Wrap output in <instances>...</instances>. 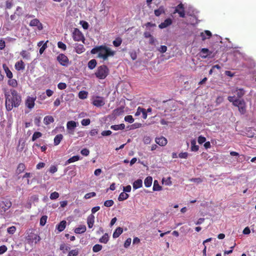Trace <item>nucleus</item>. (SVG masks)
<instances>
[{
  "instance_id": "obj_24",
  "label": "nucleus",
  "mask_w": 256,
  "mask_h": 256,
  "mask_svg": "<svg viewBox=\"0 0 256 256\" xmlns=\"http://www.w3.org/2000/svg\"><path fill=\"white\" fill-rule=\"evenodd\" d=\"M233 92L236 93V94L238 98H241L245 94V90L243 88H236Z\"/></svg>"
},
{
  "instance_id": "obj_33",
  "label": "nucleus",
  "mask_w": 256,
  "mask_h": 256,
  "mask_svg": "<svg viewBox=\"0 0 256 256\" xmlns=\"http://www.w3.org/2000/svg\"><path fill=\"white\" fill-rule=\"evenodd\" d=\"M124 128L125 125L124 124H121L118 125H112L110 126V128L114 130H122Z\"/></svg>"
},
{
  "instance_id": "obj_44",
  "label": "nucleus",
  "mask_w": 256,
  "mask_h": 256,
  "mask_svg": "<svg viewBox=\"0 0 256 256\" xmlns=\"http://www.w3.org/2000/svg\"><path fill=\"white\" fill-rule=\"evenodd\" d=\"M78 249L76 248L70 250L67 256H77L78 254Z\"/></svg>"
},
{
  "instance_id": "obj_54",
  "label": "nucleus",
  "mask_w": 256,
  "mask_h": 256,
  "mask_svg": "<svg viewBox=\"0 0 256 256\" xmlns=\"http://www.w3.org/2000/svg\"><path fill=\"white\" fill-rule=\"evenodd\" d=\"M16 230V228L14 226H12L7 229V232L9 234H14Z\"/></svg>"
},
{
  "instance_id": "obj_62",
  "label": "nucleus",
  "mask_w": 256,
  "mask_h": 256,
  "mask_svg": "<svg viewBox=\"0 0 256 256\" xmlns=\"http://www.w3.org/2000/svg\"><path fill=\"white\" fill-rule=\"evenodd\" d=\"M58 170V168L55 166H52L49 170L50 172L52 174H54V172H56Z\"/></svg>"
},
{
  "instance_id": "obj_22",
  "label": "nucleus",
  "mask_w": 256,
  "mask_h": 256,
  "mask_svg": "<svg viewBox=\"0 0 256 256\" xmlns=\"http://www.w3.org/2000/svg\"><path fill=\"white\" fill-rule=\"evenodd\" d=\"M142 186V181L140 179H138L134 181L132 184L133 188L136 190L141 188Z\"/></svg>"
},
{
  "instance_id": "obj_25",
  "label": "nucleus",
  "mask_w": 256,
  "mask_h": 256,
  "mask_svg": "<svg viewBox=\"0 0 256 256\" xmlns=\"http://www.w3.org/2000/svg\"><path fill=\"white\" fill-rule=\"evenodd\" d=\"M2 66L6 72V76L9 78H12L13 74L10 70L9 69V68L6 66V64H4Z\"/></svg>"
},
{
  "instance_id": "obj_38",
  "label": "nucleus",
  "mask_w": 256,
  "mask_h": 256,
  "mask_svg": "<svg viewBox=\"0 0 256 256\" xmlns=\"http://www.w3.org/2000/svg\"><path fill=\"white\" fill-rule=\"evenodd\" d=\"M80 160L78 156H74L70 158L66 162V164H68L73 162H76Z\"/></svg>"
},
{
  "instance_id": "obj_14",
  "label": "nucleus",
  "mask_w": 256,
  "mask_h": 256,
  "mask_svg": "<svg viewBox=\"0 0 256 256\" xmlns=\"http://www.w3.org/2000/svg\"><path fill=\"white\" fill-rule=\"evenodd\" d=\"M155 141L157 144L160 146H164L167 144V140L164 136L156 138Z\"/></svg>"
},
{
  "instance_id": "obj_13",
  "label": "nucleus",
  "mask_w": 256,
  "mask_h": 256,
  "mask_svg": "<svg viewBox=\"0 0 256 256\" xmlns=\"http://www.w3.org/2000/svg\"><path fill=\"white\" fill-rule=\"evenodd\" d=\"M172 24V19L170 18H168L166 20H165L164 22L160 24L158 27L161 29L164 28L168 27V26L171 25Z\"/></svg>"
},
{
  "instance_id": "obj_11",
  "label": "nucleus",
  "mask_w": 256,
  "mask_h": 256,
  "mask_svg": "<svg viewBox=\"0 0 256 256\" xmlns=\"http://www.w3.org/2000/svg\"><path fill=\"white\" fill-rule=\"evenodd\" d=\"M30 26H37L38 30H41L42 28V24L37 18L32 20L30 22Z\"/></svg>"
},
{
  "instance_id": "obj_58",
  "label": "nucleus",
  "mask_w": 256,
  "mask_h": 256,
  "mask_svg": "<svg viewBox=\"0 0 256 256\" xmlns=\"http://www.w3.org/2000/svg\"><path fill=\"white\" fill-rule=\"evenodd\" d=\"M206 141V138L205 137L200 136L198 137V142L199 144H202Z\"/></svg>"
},
{
  "instance_id": "obj_61",
  "label": "nucleus",
  "mask_w": 256,
  "mask_h": 256,
  "mask_svg": "<svg viewBox=\"0 0 256 256\" xmlns=\"http://www.w3.org/2000/svg\"><path fill=\"white\" fill-rule=\"evenodd\" d=\"M158 50L161 53H164L167 50V47L166 46H161Z\"/></svg>"
},
{
  "instance_id": "obj_48",
  "label": "nucleus",
  "mask_w": 256,
  "mask_h": 256,
  "mask_svg": "<svg viewBox=\"0 0 256 256\" xmlns=\"http://www.w3.org/2000/svg\"><path fill=\"white\" fill-rule=\"evenodd\" d=\"M48 40H46V42H44L43 45L41 46V48H40L39 52L40 54H43L45 50L47 48V43L48 42Z\"/></svg>"
},
{
  "instance_id": "obj_4",
  "label": "nucleus",
  "mask_w": 256,
  "mask_h": 256,
  "mask_svg": "<svg viewBox=\"0 0 256 256\" xmlns=\"http://www.w3.org/2000/svg\"><path fill=\"white\" fill-rule=\"evenodd\" d=\"M110 70L108 66L106 65H102L98 66L97 68L95 75L99 79H104L109 74Z\"/></svg>"
},
{
  "instance_id": "obj_55",
  "label": "nucleus",
  "mask_w": 256,
  "mask_h": 256,
  "mask_svg": "<svg viewBox=\"0 0 256 256\" xmlns=\"http://www.w3.org/2000/svg\"><path fill=\"white\" fill-rule=\"evenodd\" d=\"M58 48L65 50L66 48V45L62 42H58Z\"/></svg>"
},
{
  "instance_id": "obj_28",
  "label": "nucleus",
  "mask_w": 256,
  "mask_h": 256,
  "mask_svg": "<svg viewBox=\"0 0 256 256\" xmlns=\"http://www.w3.org/2000/svg\"><path fill=\"white\" fill-rule=\"evenodd\" d=\"M200 52H201V56H202V58H206L208 56H210V54H211V52H210L208 49L206 48H202L200 51Z\"/></svg>"
},
{
  "instance_id": "obj_51",
  "label": "nucleus",
  "mask_w": 256,
  "mask_h": 256,
  "mask_svg": "<svg viewBox=\"0 0 256 256\" xmlns=\"http://www.w3.org/2000/svg\"><path fill=\"white\" fill-rule=\"evenodd\" d=\"M96 196V194L94 192H91L89 193H87L85 194L84 198L86 199H88L94 197Z\"/></svg>"
},
{
  "instance_id": "obj_36",
  "label": "nucleus",
  "mask_w": 256,
  "mask_h": 256,
  "mask_svg": "<svg viewBox=\"0 0 256 256\" xmlns=\"http://www.w3.org/2000/svg\"><path fill=\"white\" fill-rule=\"evenodd\" d=\"M128 196L129 195L128 194L125 193L124 192H122L119 195L118 200L119 201H123L124 200H126L128 198Z\"/></svg>"
},
{
  "instance_id": "obj_20",
  "label": "nucleus",
  "mask_w": 256,
  "mask_h": 256,
  "mask_svg": "<svg viewBox=\"0 0 256 256\" xmlns=\"http://www.w3.org/2000/svg\"><path fill=\"white\" fill-rule=\"evenodd\" d=\"M74 48L76 52L78 54H82L85 51L84 46L81 44H76Z\"/></svg>"
},
{
  "instance_id": "obj_64",
  "label": "nucleus",
  "mask_w": 256,
  "mask_h": 256,
  "mask_svg": "<svg viewBox=\"0 0 256 256\" xmlns=\"http://www.w3.org/2000/svg\"><path fill=\"white\" fill-rule=\"evenodd\" d=\"M112 132L110 130H104L102 132L101 134L102 136H108L112 134Z\"/></svg>"
},
{
  "instance_id": "obj_42",
  "label": "nucleus",
  "mask_w": 256,
  "mask_h": 256,
  "mask_svg": "<svg viewBox=\"0 0 256 256\" xmlns=\"http://www.w3.org/2000/svg\"><path fill=\"white\" fill-rule=\"evenodd\" d=\"M162 190V186H160L158 182L156 180H155L154 182L153 186V190L154 191H159Z\"/></svg>"
},
{
  "instance_id": "obj_27",
  "label": "nucleus",
  "mask_w": 256,
  "mask_h": 256,
  "mask_svg": "<svg viewBox=\"0 0 256 256\" xmlns=\"http://www.w3.org/2000/svg\"><path fill=\"white\" fill-rule=\"evenodd\" d=\"M63 138V136L62 134H57L54 138V145L58 146V145L62 140Z\"/></svg>"
},
{
  "instance_id": "obj_19",
  "label": "nucleus",
  "mask_w": 256,
  "mask_h": 256,
  "mask_svg": "<svg viewBox=\"0 0 256 256\" xmlns=\"http://www.w3.org/2000/svg\"><path fill=\"white\" fill-rule=\"evenodd\" d=\"M86 230L85 225H81L79 227L74 229V232L76 234H80L84 233Z\"/></svg>"
},
{
  "instance_id": "obj_43",
  "label": "nucleus",
  "mask_w": 256,
  "mask_h": 256,
  "mask_svg": "<svg viewBox=\"0 0 256 256\" xmlns=\"http://www.w3.org/2000/svg\"><path fill=\"white\" fill-rule=\"evenodd\" d=\"M88 92L86 91H80L78 93V97L80 99H85L88 96Z\"/></svg>"
},
{
  "instance_id": "obj_39",
  "label": "nucleus",
  "mask_w": 256,
  "mask_h": 256,
  "mask_svg": "<svg viewBox=\"0 0 256 256\" xmlns=\"http://www.w3.org/2000/svg\"><path fill=\"white\" fill-rule=\"evenodd\" d=\"M8 84L9 86L13 88H16L18 86V82L15 79L10 78L8 82Z\"/></svg>"
},
{
  "instance_id": "obj_29",
  "label": "nucleus",
  "mask_w": 256,
  "mask_h": 256,
  "mask_svg": "<svg viewBox=\"0 0 256 256\" xmlns=\"http://www.w3.org/2000/svg\"><path fill=\"white\" fill-rule=\"evenodd\" d=\"M154 14L156 16H159L160 14H165V10L163 6H160L158 9L154 11Z\"/></svg>"
},
{
  "instance_id": "obj_34",
  "label": "nucleus",
  "mask_w": 256,
  "mask_h": 256,
  "mask_svg": "<svg viewBox=\"0 0 256 256\" xmlns=\"http://www.w3.org/2000/svg\"><path fill=\"white\" fill-rule=\"evenodd\" d=\"M20 55L22 56L23 58H25L26 60H28L30 58V54L29 52H27L25 50H22L20 52Z\"/></svg>"
},
{
  "instance_id": "obj_21",
  "label": "nucleus",
  "mask_w": 256,
  "mask_h": 256,
  "mask_svg": "<svg viewBox=\"0 0 256 256\" xmlns=\"http://www.w3.org/2000/svg\"><path fill=\"white\" fill-rule=\"evenodd\" d=\"M76 127V122L73 120L68 121L66 124L68 130H74Z\"/></svg>"
},
{
  "instance_id": "obj_32",
  "label": "nucleus",
  "mask_w": 256,
  "mask_h": 256,
  "mask_svg": "<svg viewBox=\"0 0 256 256\" xmlns=\"http://www.w3.org/2000/svg\"><path fill=\"white\" fill-rule=\"evenodd\" d=\"M191 150L192 152H197L198 150L199 146L196 145V141L195 140H191Z\"/></svg>"
},
{
  "instance_id": "obj_53",
  "label": "nucleus",
  "mask_w": 256,
  "mask_h": 256,
  "mask_svg": "<svg viewBox=\"0 0 256 256\" xmlns=\"http://www.w3.org/2000/svg\"><path fill=\"white\" fill-rule=\"evenodd\" d=\"M59 194L58 192H54L50 194V198L51 200H56L59 197Z\"/></svg>"
},
{
  "instance_id": "obj_8",
  "label": "nucleus",
  "mask_w": 256,
  "mask_h": 256,
  "mask_svg": "<svg viewBox=\"0 0 256 256\" xmlns=\"http://www.w3.org/2000/svg\"><path fill=\"white\" fill-rule=\"evenodd\" d=\"M236 102L234 106L238 107V110L242 114H244L246 112V104L244 100L238 99Z\"/></svg>"
},
{
  "instance_id": "obj_9",
  "label": "nucleus",
  "mask_w": 256,
  "mask_h": 256,
  "mask_svg": "<svg viewBox=\"0 0 256 256\" xmlns=\"http://www.w3.org/2000/svg\"><path fill=\"white\" fill-rule=\"evenodd\" d=\"M174 13H178L181 18L185 17V11L184 6L182 4H178L175 8Z\"/></svg>"
},
{
  "instance_id": "obj_40",
  "label": "nucleus",
  "mask_w": 256,
  "mask_h": 256,
  "mask_svg": "<svg viewBox=\"0 0 256 256\" xmlns=\"http://www.w3.org/2000/svg\"><path fill=\"white\" fill-rule=\"evenodd\" d=\"M96 61L94 59L91 60L88 63V67L91 70L94 68L96 66Z\"/></svg>"
},
{
  "instance_id": "obj_16",
  "label": "nucleus",
  "mask_w": 256,
  "mask_h": 256,
  "mask_svg": "<svg viewBox=\"0 0 256 256\" xmlns=\"http://www.w3.org/2000/svg\"><path fill=\"white\" fill-rule=\"evenodd\" d=\"M94 222V216L92 214H91L87 218V224L88 225V227L90 228H92L93 226Z\"/></svg>"
},
{
  "instance_id": "obj_18",
  "label": "nucleus",
  "mask_w": 256,
  "mask_h": 256,
  "mask_svg": "<svg viewBox=\"0 0 256 256\" xmlns=\"http://www.w3.org/2000/svg\"><path fill=\"white\" fill-rule=\"evenodd\" d=\"M212 36V33L209 30H205L204 32L200 33V36L202 40H204L207 38H210Z\"/></svg>"
},
{
  "instance_id": "obj_1",
  "label": "nucleus",
  "mask_w": 256,
  "mask_h": 256,
  "mask_svg": "<svg viewBox=\"0 0 256 256\" xmlns=\"http://www.w3.org/2000/svg\"><path fill=\"white\" fill-rule=\"evenodd\" d=\"M5 106L8 111H10L14 108H18L22 102V97L14 89H10V92H4Z\"/></svg>"
},
{
  "instance_id": "obj_5",
  "label": "nucleus",
  "mask_w": 256,
  "mask_h": 256,
  "mask_svg": "<svg viewBox=\"0 0 256 256\" xmlns=\"http://www.w3.org/2000/svg\"><path fill=\"white\" fill-rule=\"evenodd\" d=\"M92 104L96 107H101L105 104L104 99L102 96H93L92 97Z\"/></svg>"
},
{
  "instance_id": "obj_45",
  "label": "nucleus",
  "mask_w": 256,
  "mask_h": 256,
  "mask_svg": "<svg viewBox=\"0 0 256 256\" xmlns=\"http://www.w3.org/2000/svg\"><path fill=\"white\" fill-rule=\"evenodd\" d=\"M102 246L99 244H96L92 247V251L94 252H100L102 249Z\"/></svg>"
},
{
  "instance_id": "obj_30",
  "label": "nucleus",
  "mask_w": 256,
  "mask_h": 256,
  "mask_svg": "<svg viewBox=\"0 0 256 256\" xmlns=\"http://www.w3.org/2000/svg\"><path fill=\"white\" fill-rule=\"evenodd\" d=\"M123 229L120 228L118 227L116 228V230H114V232L113 233L112 236L114 238H118L122 232Z\"/></svg>"
},
{
  "instance_id": "obj_63",
  "label": "nucleus",
  "mask_w": 256,
  "mask_h": 256,
  "mask_svg": "<svg viewBox=\"0 0 256 256\" xmlns=\"http://www.w3.org/2000/svg\"><path fill=\"white\" fill-rule=\"evenodd\" d=\"M132 239L130 238H128L126 240L124 243V247L126 248H128L131 243Z\"/></svg>"
},
{
  "instance_id": "obj_6",
  "label": "nucleus",
  "mask_w": 256,
  "mask_h": 256,
  "mask_svg": "<svg viewBox=\"0 0 256 256\" xmlns=\"http://www.w3.org/2000/svg\"><path fill=\"white\" fill-rule=\"evenodd\" d=\"M57 60L59 62L60 65L64 66H68L69 64V60L67 56L63 54H60L57 56Z\"/></svg>"
},
{
  "instance_id": "obj_23",
  "label": "nucleus",
  "mask_w": 256,
  "mask_h": 256,
  "mask_svg": "<svg viewBox=\"0 0 256 256\" xmlns=\"http://www.w3.org/2000/svg\"><path fill=\"white\" fill-rule=\"evenodd\" d=\"M26 166L24 163H20L16 168V173L20 174L26 170Z\"/></svg>"
},
{
  "instance_id": "obj_59",
  "label": "nucleus",
  "mask_w": 256,
  "mask_h": 256,
  "mask_svg": "<svg viewBox=\"0 0 256 256\" xmlns=\"http://www.w3.org/2000/svg\"><path fill=\"white\" fill-rule=\"evenodd\" d=\"M80 153L84 156H88L90 154V150L87 148H83L82 150Z\"/></svg>"
},
{
  "instance_id": "obj_41",
  "label": "nucleus",
  "mask_w": 256,
  "mask_h": 256,
  "mask_svg": "<svg viewBox=\"0 0 256 256\" xmlns=\"http://www.w3.org/2000/svg\"><path fill=\"white\" fill-rule=\"evenodd\" d=\"M122 42V40L120 38L118 37L112 42L113 44L116 47H118L120 46Z\"/></svg>"
},
{
  "instance_id": "obj_26",
  "label": "nucleus",
  "mask_w": 256,
  "mask_h": 256,
  "mask_svg": "<svg viewBox=\"0 0 256 256\" xmlns=\"http://www.w3.org/2000/svg\"><path fill=\"white\" fill-rule=\"evenodd\" d=\"M54 122V118L51 116H46L44 118V122L45 124L48 125Z\"/></svg>"
},
{
  "instance_id": "obj_46",
  "label": "nucleus",
  "mask_w": 256,
  "mask_h": 256,
  "mask_svg": "<svg viewBox=\"0 0 256 256\" xmlns=\"http://www.w3.org/2000/svg\"><path fill=\"white\" fill-rule=\"evenodd\" d=\"M42 136V134L38 132H34L32 136V140L35 141L37 138Z\"/></svg>"
},
{
  "instance_id": "obj_35",
  "label": "nucleus",
  "mask_w": 256,
  "mask_h": 256,
  "mask_svg": "<svg viewBox=\"0 0 256 256\" xmlns=\"http://www.w3.org/2000/svg\"><path fill=\"white\" fill-rule=\"evenodd\" d=\"M109 240V237L108 234H104L102 238L99 240V242L101 243L106 244Z\"/></svg>"
},
{
  "instance_id": "obj_47",
  "label": "nucleus",
  "mask_w": 256,
  "mask_h": 256,
  "mask_svg": "<svg viewBox=\"0 0 256 256\" xmlns=\"http://www.w3.org/2000/svg\"><path fill=\"white\" fill-rule=\"evenodd\" d=\"M48 216H42L40 220V224L42 226H44L46 224Z\"/></svg>"
},
{
  "instance_id": "obj_3",
  "label": "nucleus",
  "mask_w": 256,
  "mask_h": 256,
  "mask_svg": "<svg viewBox=\"0 0 256 256\" xmlns=\"http://www.w3.org/2000/svg\"><path fill=\"white\" fill-rule=\"evenodd\" d=\"M26 244L32 248L34 244L39 242L40 240V236L34 232L32 229L28 230L26 232L25 236Z\"/></svg>"
},
{
  "instance_id": "obj_7",
  "label": "nucleus",
  "mask_w": 256,
  "mask_h": 256,
  "mask_svg": "<svg viewBox=\"0 0 256 256\" xmlns=\"http://www.w3.org/2000/svg\"><path fill=\"white\" fill-rule=\"evenodd\" d=\"M72 38L74 41L79 42L84 40V38L82 32L77 28L74 29L72 32Z\"/></svg>"
},
{
  "instance_id": "obj_17",
  "label": "nucleus",
  "mask_w": 256,
  "mask_h": 256,
  "mask_svg": "<svg viewBox=\"0 0 256 256\" xmlns=\"http://www.w3.org/2000/svg\"><path fill=\"white\" fill-rule=\"evenodd\" d=\"M66 225V221L62 220L56 226V229L58 230L59 232H61L65 229Z\"/></svg>"
},
{
  "instance_id": "obj_49",
  "label": "nucleus",
  "mask_w": 256,
  "mask_h": 256,
  "mask_svg": "<svg viewBox=\"0 0 256 256\" xmlns=\"http://www.w3.org/2000/svg\"><path fill=\"white\" fill-rule=\"evenodd\" d=\"M228 100L232 103V104L234 106L237 102H236L238 100V98H234V96H229L228 98Z\"/></svg>"
},
{
  "instance_id": "obj_52",
  "label": "nucleus",
  "mask_w": 256,
  "mask_h": 256,
  "mask_svg": "<svg viewBox=\"0 0 256 256\" xmlns=\"http://www.w3.org/2000/svg\"><path fill=\"white\" fill-rule=\"evenodd\" d=\"M125 121L128 122L129 123H132L134 121V119L133 118L132 116L128 115L125 116L124 118Z\"/></svg>"
},
{
  "instance_id": "obj_2",
  "label": "nucleus",
  "mask_w": 256,
  "mask_h": 256,
  "mask_svg": "<svg viewBox=\"0 0 256 256\" xmlns=\"http://www.w3.org/2000/svg\"><path fill=\"white\" fill-rule=\"evenodd\" d=\"M90 52L92 54H97L96 58H101L104 61L108 60L110 56H113L115 54V52L106 45L96 46L91 50Z\"/></svg>"
},
{
  "instance_id": "obj_50",
  "label": "nucleus",
  "mask_w": 256,
  "mask_h": 256,
  "mask_svg": "<svg viewBox=\"0 0 256 256\" xmlns=\"http://www.w3.org/2000/svg\"><path fill=\"white\" fill-rule=\"evenodd\" d=\"M114 204V201L112 200H107L104 202V206L106 207L112 206Z\"/></svg>"
},
{
  "instance_id": "obj_60",
  "label": "nucleus",
  "mask_w": 256,
  "mask_h": 256,
  "mask_svg": "<svg viewBox=\"0 0 256 256\" xmlns=\"http://www.w3.org/2000/svg\"><path fill=\"white\" fill-rule=\"evenodd\" d=\"M7 250V247L6 246L2 245L0 246V254H4Z\"/></svg>"
},
{
  "instance_id": "obj_15",
  "label": "nucleus",
  "mask_w": 256,
  "mask_h": 256,
  "mask_svg": "<svg viewBox=\"0 0 256 256\" xmlns=\"http://www.w3.org/2000/svg\"><path fill=\"white\" fill-rule=\"evenodd\" d=\"M15 68L18 70H24L25 68V64L22 60L17 62L15 64Z\"/></svg>"
},
{
  "instance_id": "obj_31",
  "label": "nucleus",
  "mask_w": 256,
  "mask_h": 256,
  "mask_svg": "<svg viewBox=\"0 0 256 256\" xmlns=\"http://www.w3.org/2000/svg\"><path fill=\"white\" fill-rule=\"evenodd\" d=\"M152 176H148L144 181V184L146 187H150L152 184Z\"/></svg>"
},
{
  "instance_id": "obj_10",
  "label": "nucleus",
  "mask_w": 256,
  "mask_h": 256,
  "mask_svg": "<svg viewBox=\"0 0 256 256\" xmlns=\"http://www.w3.org/2000/svg\"><path fill=\"white\" fill-rule=\"evenodd\" d=\"M36 100V98L28 96L25 102L26 106L30 109L32 108L34 106Z\"/></svg>"
},
{
  "instance_id": "obj_57",
  "label": "nucleus",
  "mask_w": 256,
  "mask_h": 256,
  "mask_svg": "<svg viewBox=\"0 0 256 256\" xmlns=\"http://www.w3.org/2000/svg\"><path fill=\"white\" fill-rule=\"evenodd\" d=\"M90 120L89 118L83 119L82 122V124L84 126H86L90 124Z\"/></svg>"
},
{
  "instance_id": "obj_12",
  "label": "nucleus",
  "mask_w": 256,
  "mask_h": 256,
  "mask_svg": "<svg viewBox=\"0 0 256 256\" xmlns=\"http://www.w3.org/2000/svg\"><path fill=\"white\" fill-rule=\"evenodd\" d=\"M0 206H1L4 212H6L12 206V203L9 200H6L4 201H2V204H0Z\"/></svg>"
},
{
  "instance_id": "obj_56",
  "label": "nucleus",
  "mask_w": 256,
  "mask_h": 256,
  "mask_svg": "<svg viewBox=\"0 0 256 256\" xmlns=\"http://www.w3.org/2000/svg\"><path fill=\"white\" fill-rule=\"evenodd\" d=\"M58 88L60 90H64L66 88V84L64 82H60L58 84Z\"/></svg>"
},
{
  "instance_id": "obj_37",
  "label": "nucleus",
  "mask_w": 256,
  "mask_h": 256,
  "mask_svg": "<svg viewBox=\"0 0 256 256\" xmlns=\"http://www.w3.org/2000/svg\"><path fill=\"white\" fill-rule=\"evenodd\" d=\"M60 250H62L64 254H65L70 250V247L66 246L65 244H62L60 245Z\"/></svg>"
}]
</instances>
